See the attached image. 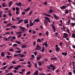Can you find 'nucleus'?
Listing matches in <instances>:
<instances>
[{
    "instance_id": "obj_32",
    "label": "nucleus",
    "mask_w": 75,
    "mask_h": 75,
    "mask_svg": "<svg viewBox=\"0 0 75 75\" xmlns=\"http://www.w3.org/2000/svg\"><path fill=\"white\" fill-rule=\"evenodd\" d=\"M71 24L72 25H71ZM75 23H71V24H70V25H72V26H75Z\"/></svg>"
},
{
    "instance_id": "obj_30",
    "label": "nucleus",
    "mask_w": 75,
    "mask_h": 75,
    "mask_svg": "<svg viewBox=\"0 0 75 75\" xmlns=\"http://www.w3.org/2000/svg\"><path fill=\"white\" fill-rule=\"evenodd\" d=\"M25 28L23 27H21V26H19V28H20L21 29V30H23Z\"/></svg>"
},
{
    "instance_id": "obj_54",
    "label": "nucleus",
    "mask_w": 75,
    "mask_h": 75,
    "mask_svg": "<svg viewBox=\"0 0 75 75\" xmlns=\"http://www.w3.org/2000/svg\"><path fill=\"white\" fill-rule=\"evenodd\" d=\"M17 68H21V67L20 65H18L16 66Z\"/></svg>"
},
{
    "instance_id": "obj_13",
    "label": "nucleus",
    "mask_w": 75,
    "mask_h": 75,
    "mask_svg": "<svg viewBox=\"0 0 75 75\" xmlns=\"http://www.w3.org/2000/svg\"><path fill=\"white\" fill-rule=\"evenodd\" d=\"M37 42H42L41 40H40V39H38L37 40Z\"/></svg>"
},
{
    "instance_id": "obj_47",
    "label": "nucleus",
    "mask_w": 75,
    "mask_h": 75,
    "mask_svg": "<svg viewBox=\"0 0 75 75\" xmlns=\"http://www.w3.org/2000/svg\"><path fill=\"white\" fill-rule=\"evenodd\" d=\"M63 35H65L66 36L67 35H68V34L66 33H64L63 34Z\"/></svg>"
},
{
    "instance_id": "obj_48",
    "label": "nucleus",
    "mask_w": 75,
    "mask_h": 75,
    "mask_svg": "<svg viewBox=\"0 0 75 75\" xmlns=\"http://www.w3.org/2000/svg\"><path fill=\"white\" fill-rule=\"evenodd\" d=\"M67 31L68 33H70V32L69 31V29L67 28Z\"/></svg>"
},
{
    "instance_id": "obj_26",
    "label": "nucleus",
    "mask_w": 75,
    "mask_h": 75,
    "mask_svg": "<svg viewBox=\"0 0 75 75\" xmlns=\"http://www.w3.org/2000/svg\"><path fill=\"white\" fill-rule=\"evenodd\" d=\"M68 35H66V36H65V35H63V38H68Z\"/></svg>"
},
{
    "instance_id": "obj_45",
    "label": "nucleus",
    "mask_w": 75,
    "mask_h": 75,
    "mask_svg": "<svg viewBox=\"0 0 75 75\" xmlns=\"http://www.w3.org/2000/svg\"><path fill=\"white\" fill-rule=\"evenodd\" d=\"M25 14V12H23L22 13V15H24Z\"/></svg>"
},
{
    "instance_id": "obj_40",
    "label": "nucleus",
    "mask_w": 75,
    "mask_h": 75,
    "mask_svg": "<svg viewBox=\"0 0 75 75\" xmlns=\"http://www.w3.org/2000/svg\"><path fill=\"white\" fill-rule=\"evenodd\" d=\"M21 34H20L19 35H18V36H17V37L18 38H20V37H21Z\"/></svg>"
},
{
    "instance_id": "obj_5",
    "label": "nucleus",
    "mask_w": 75,
    "mask_h": 75,
    "mask_svg": "<svg viewBox=\"0 0 75 75\" xmlns=\"http://www.w3.org/2000/svg\"><path fill=\"white\" fill-rule=\"evenodd\" d=\"M22 4H21V2H19L18 3L16 4V6H19V7H21V6Z\"/></svg>"
},
{
    "instance_id": "obj_18",
    "label": "nucleus",
    "mask_w": 75,
    "mask_h": 75,
    "mask_svg": "<svg viewBox=\"0 0 75 75\" xmlns=\"http://www.w3.org/2000/svg\"><path fill=\"white\" fill-rule=\"evenodd\" d=\"M72 37L74 38H75V34L73 33L72 34V35H71Z\"/></svg>"
},
{
    "instance_id": "obj_3",
    "label": "nucleus",
    "mask_w": 75,
    "mask_h": 75,
    "mask_svg": "<svg viewBox=\"0 0 75 75\" xmlns=\"http://www.w3.org/2000/svg\"><path fill=\"white\" fill-rule=\"evenodd\" d=\"M60 8L61 10H64L66 9V6H62L60 7Z\"/></svg>"
},
{
    "instance_id": "obj_39",
    "label": "nucleus",
    "mask_w": 75,
    "mask_h": 75,
    "mask_svg": "<svg viewBox=\"0 0 75 75\" xmlns=\"http://www.w3.org/2000/svg\"><path fill=\"white\" fill-rule=\"evenodd\" d=\"M9 16H12V14H11V13H8Z\"/></svg>"
},
{
    "instance_id": "obj_55",
    "label": "nucleus",
    "mask_w": 75,
    "mask_h": 75,
    "mask_svg": "<svg viewBox=\"0 0 75 75\" xmlns=\"http://www.w3.org/2000/svg\"><path fill=\"white\" fill-rule=\"evenodd\" d=\"M69 75H72V72H69Z\"/></svg>"
},
{
    "instance_id": "obj_20",
    "label": "nucleus",
    "mask_w": 75,
    "mask_h": 75,
    "mask_svg": "<svg viewBox=\"0 0 75 75\" xmlns=\"http://www.w3.org/2000/svg\"><path fill=\"white\" fill-rule=\"evenodd\" d=\"M53 16L56 19H57V18H58L57 16L55 14H53Z\"/></svg>"
},
{
    "instance_id": "obj_51",
    "label": "nucleus",
    "mask_w": 75,
    "mask_h": 75,
    "mask_svg": "<svg viewBox=\"0 0 75 75\" xmlns=\"http://www.w3.org/2000/svg\"><path fill=\"white\" fill-rule=\"evenodd\" d=\"M36 47H40V46L39 45V44H37V45Z\"/></svg>"
},
{
    "instance_id": "obj_62",
    "label": "nucleus",
    "mask_w": 75,
    "mask_h": 75,
    "mask_svg": "<svg viewBox=\"0 0 75 75\" xmlns=\"http://www.w3.org/2000/svg\"><path fill=\"white\" fill-rule=\"evenodd\" d=\"M24 57V56L23 54H22L20 57Z\"/></svg>"
},
{
    "instance_id": "obj_50",
    "label": "nucleus",
    "mask_w": 75,
    "mask_h": 75,
    "mask_svg": "<svg viewBox=\"0 0 75 75\" xmlns=\"http://www.w3.org/2000/svg\"><path fill=\"white\" fill-rule=\"evenodd\" d=\"M42 52L44 51V47H42Z\"/></svg>"
},
{
    "instance_id": "obj_36",
    "label": "nucleus",
    "mask_w": 75,
    "mask_h": 75,
    "mask_svg": "<svg viewBox=\"0 0 75 75\" xmlns=\"http://www.w3.org/2000/svg\"><path fill=\"white\" fill-rule=\"evenodd\" d=\"M12 62L13 64H17L16 62L14 61H13Z\"/></svg>"
},
{
    "instance_id": "obj_17",
    "label": "nucleus",
    "mask_w": 75,
    "mask_h": 75,
    "mask_svg": "<svg viewBox=\"0 0 75 75\" xmlns=\"http://www.w3.org/2000/svg\"><path fill=\"white\" fill-rule=\"evenodd\" d=\"M30 10V8H28L27 9H26L25 10V12H26V11H29Z\"/></svg>"
},
{
    "instance_id": "obj_63",
    "label": "nucleus",
    "mask_w": 75,
    "mask_h": 75,
    "mask_svg": "<svg viewBox=\"0 0 75 75\" xmlns=\"http://www.w3.org/2000/svg\"><path fill=\"white\" fill-rule=\"evenodd\" d=\"M8 5H9V7H11V4L9 3L8 4Z\"/></svg>"
},
{
    "instance_id": "obj_34",
    "label": "nucleus",
    "mask_w": 75,
    "mask_h": 75,
    "mask_svg": "<svg viewBox=\"0 0 75 75\" xmlns=\"http://www.w3.org/2000/svg\"><path fill=\"white\" fill-rule=\"evenodd\" d=\"M16 43H17V44H20V43H21V42H20V41H16Z\"/></svg>"
},
{
    "instance_id": "obj_46",
    "label": "nucleus",
    "mask_w": 75,
    "mask_h": 75,
    "mask_svg": "<svg viewBox=\"0 0 75 75\" xmlns=\"http://www.w3.org/2000/svg\"><path fill=\"white\" fill-rule=\"evenodd\" d=\"M37 64H35V68H37Z\"/></svg>"
},
{
    "instance_id": "obj_6",
    "label": "nucleus",
    "mask_w": 75,
    "mask_h": 75,
    "mask_svg": "<svg viewBox=\"0 0 75 75\" xmlns=\"http://www.w3.org/2000/svg\"><path fill=\"white\" fill-rule=\"evenodd\" d=\"M60 50V49L59 47H56L55 48L56 51H57V52H59Z\"/></svg>"
},
{
    "instance_id": "obj_28",
    "label": "nucleus",
    "mask_w": 75,
    "mask_h": 75,
    "mask_svg": "<svg viewBox=\"0 0 75 75\" xmlns=\"http://www.w3.org/2000/svg\"><path fill=\"white\" fill-rule=\"evenodd\" d=\"M47 21H49V23H51L50 18H48V17H47Z\"/></svg>"
},
{
    "instance_id": "obj_25",
    "label": "nucleus",
    "mask_w": 75,
    "mask_h": 75,
    "mask_svg": "<svg viewBox=\"0 0 75 75\" xmlns=\"http://www.w3.org/2000/svg\"><path fill=\"white\" fill-rule=\"evenodd\" d=\"M16 9L17 11H19V8L16 7Z\"/></svg>"
},
{
    "instance_id": "obj_44",
    "label": "nucleus",
    "mask_w": 75,
    "mask_h": 75,
    "mask_svg": "<svg viewBox=\"0 0 75 75\" xmlns=\"http://www.w3.org/2000/svg\"><path fill=\"white\" fill-rule=\"evenodd\" d=\"M15 69H16V70H18L19 69L18 68V67H15Z\"/></svg>"
},
{
    "instance_id": "obj_16",
    "label": "nucleus",
    "mask_w": 75,
    "mask_h": 75,
    "mask_svg": "<svg viewBox=\"0 0 75 75\" xmlns=\"http://www.w3.org/2000/svg\"><path fill=\"white\" fill-rule=\"evenodd\" d=\"M23 20L21 19V20H20V21L18 22V23L20 24V23H21V22H23Z\"/></svg>"
},
{
    "instance_id": "obj_21",
    "label": "nucleus",
    "mask_w": 75,
    "mask_h": 75,
    "mask_svg": "<svg viewBox=\"0 0 75 75\" xmlns=\"http://www.w3.org/2000/svg\"><path fill=\"white\" fill-rule=\"evenodd\" d=\"M30 73L31 72H30V71H28V72L26 73V75H30Z\"/></svg>"
},
{
    "instance_id": "obj_57",
    "label": "nucleus",
    "mask_w": 75,
    "mask_h": 75,
    "mask_svg": "<svg viewBox=\"0 0 75 75\" xmlns=\"http://www.w3.org/2000/svg\"><path fill=\"white\" fill-rule=\"evenodd\" d=\"M44 3V4H45V5H47V1L45 2Z\"/></svg>"
},
{
    "instance_id": "obj_8",
    "label": "nucleus",
    "mask_w": 75,
    "mask_h": 75,
    "mask_svg": "<svg viewBox=\"0 0 75 75\" xmlns=\"http://www.w3.org/2000/svg\"><path fill=\"white\" fill-rule=\"evenodd\" d=\"M67 52H65V53L64 52H63L62 53V55H64V56H67Z\"/></svg>"
},
{
    "instance_id": "obj_56",
    "label": "nucleus",
    "mask_w": 75,
    "mask_h": 75,
    "mask_svg": "<svg viewBox=\"0 0 75 75\" xmlns=\"http://www.w3.org/2000/svg\"><path fill=\"white\" fill-rule=\"evenodd\" d=\"M20 61H24V59H22L19 60Z\"/></svg>"
},
{
    "instance_id": "obj_64",
    "label": "nucleus",
    "mask_w": 75,
    "mask_h": 75,
    "mask_svg": "<svg viewBox=\"0 0 75 75\" xmlns=\"http://www.w3.org/2000/svg\"><path fill=\"white\" fill-rule=\"evenodd\" d=\"M22 47H26V45H23V46H22Z\"/></svg>"
},
{
    "instance_id": "obj_49",
    "label": "nucleus",
    "mask_w": 75,
    "mask_h": 75,
    "mask_svg": "<svg viewBox=\"0 0 75 75\" xmlns=\"http://www.w3.org/2000/svg\"><path fill=\"white\" fill-rule=\"evenodd\" d=\"M71 21V19H70L68 21V24L70 23V21Z\"/></svg>"
},
{
    "instance_id": "obj_42",
    "label": "nucleus",
    "mask_w": 75,
    "mask_h": 75,
    "mask_svg": "<svg viewBox=\"0 0 75 75\" xmlns=\"http://www.w3.org/2000/svg\"><path fill=\"white\" fill-rule=\"evenodd\" d=\"M12 38L13 40H16V37L15 36H13L12 37Z\"/></svg>"
},
{
    "instance_id": "obj_9",
    "label": "nucleus",
    "mask_w": 75,
    "mask_h": 75,
    "mask_svg": "<svg viewBox=\"0 0 75 75\" xmlns=\"http://www.w3.org/2000/svg\"><path fill=\"white\" fill-rule=\"evenodd\" d=\"M4 54H5L4 53V52H2L1 53V55L2 57H5V56H4Z\"/></svg>"
},
{
    "instance_id": "obj_14",
    "label": "nucleus",
    "mask_w": 75,
    "mask_h": 75,
    "mask_svg": "<svg viewBox=\"0 0 75 75\" xmlns=\"http://www.w3.org/2000/svg\"><path fill=\"white\" fill-rule=\"evenodd\" d=\"M41 48V47H37L35 48V50H40Z\"/></svg>"
},
{
    "instance_id": "obj_27",
    "label": "nucleus",
    "mask_w": 75,
    "mask_h": 75,
    "mask_svg": "<svg viewBox=\"0 0 75 75\" xmlns=\"http://www.w3.org/2000/svg\"><path fill=\"white\" fill-rule=\"evenodd\" d=\"M49 12H50V13H52V12H54V11H53L52 9H50L49 11Z\"/></svg>"
},
{
    "instance_id": "obj_1",
    "label": "nucleus",
    "mask_w": 75,
    "mask_h": 75,
    "mask_svg": "<svg viewBox=\"0 0 75 75\" xmlns=\"http://www.w3.org/2000/svg\"><path fill=\"white\" fill-rule=\"evenodd\" d=\"M50 67H48L47 69H49L50 70H51V69H52V70L53 71H55V66H53L52 64H51L50 65ZM51 68H52V69H51V68Z\"/></svg>"
},
{
    "instance_id": "obj_10",
    "label": "nucleus",
    "mask_w": 75,
    "mask_h": 75,
    "mask_svg": "<svg viewBox=\"0 0 75 75\" xmlns=\"http://www.w3.org/2000/svg\"><path fill=\"white\" fill-rule=\"evenodd\" d=\"M25 24H28V20H24Z\"/></svg>"
},
{
    "instance_id": "obj_38",
    "label": "nucleus",
    "mask_w": 75,
    "mask_h": 75,
    "mask_svg": "<svg viewBox=\"0 0 75 75\" xmlns=\"http://www.w3.org/2000/svg\"><path fill=\"white\" fill-rule=\"evenodd\" d=\"M11 27L12 28H16V26H11Z\"/></svg>"
},
{
    "instance_id": "obj_58",
    "label": "nucleus",
    "mask_w": 75,
    "mask_h": 75,
    "mask_svg": "<svg viewBox=\"0 0 75 75\" xmlns=\"http://www.w3.org/2000/svg\"><path fill=\"white\" fill-rule=\"evenodd\" d=\"M25 71V69H22V72H23V73H24V71Z\"/></svg>"
},
{
    "instance_id": "obj_37",
    "label": "nucleus",
    "mask_w": 75,
    "mask_h": 75,
    "mask_svg": "<svg viewBox=\"0 0 75 75\" xmlns=\"http://www.w3.org/2000/svg\"><path fill=\"white\" fill-rule=\"evenodd\" d=\"M34 25V23H31V24H29V26L30 27H32L33 25Z\"/></svg>"
},
{
    "instance_id": "obj_23",
    "label": "nucleus",
    "mask_w": 75,
    "mask_h": 75,
    "mask_svg": "<svg viewBox=\"0 0 75 75\" xmlns=\"http://www.w3.org/2000/svg\"><path fill=\"white\" fill-rule=\"evenodd\" d=\"M16 53H21V50H18L16 51Z\"/></svg>"
},
{
    "instance_id": "obj_24",
    "label": "nucleus",
    "mask_w": 75,
    "mask_h": 75,
    "mask_svg": "<svg viewBox=\"0 0 75 75\" xmlns=\"http://www.w3.org/2000/svg\"><path fill=\"white\" fill-rule=\"evenodd\" d=\"M32 12L33 11H31L30 13H29L28 16H31V15L32 14H33V13H32Z\"/></svg>"
},
{
    "instance_id": "obj_35",
    "label": "nucleus",
    "mask_w": 75,
    "mask_h": 75,
    "mask_svg": "<svg viewBox=\"0 0 75 75\" xmlns=\"http://www.w3.org/2000/svg\"><path fill=\"white\" fill-rule=\"evenodd\" d=\"M37 61H39V60H40V57H38L37 58Z\"/></svg>"
},
{
    "instance_id": "obj_41",
    "label": "nucleus",
    "mask_w": 75,
    "mask_h": 75,
    "mask_svg": "<svg viewBox=\"0 0 75 75\" xmlns=\"http://www.w3.org/2000/svg\"><path fill=\"white\" fill-rule=\"evenodd\" d=\"M59 72V69H58L57 70H56L55 72L56 73H57V72Z\"/></svg>"
},
{
    "instance_id": "obj_43",
    "label": "nucleus",
    "mask_w": 75,
    "mask_h": 75,
    "mask_svg": "<svg viewBox=\"0 0 75 75\" xmlns=\"http://www.w3.org/2000/svg\"><path fill=\"white\" fill-rule=\"evenodd\" d=\"M14 51L13 49H11L9 50V51Z\"/></svg>"
},
{
    "instance_id": "obj_22",
    "label": "nucleus",
    "mask_w": 75,
    "mask_h": 75,
    "mask_svg": "<svg viewBox=\"0 0 75 75\" xmlns=\"http://www.w3.org/2000/svg\"><path fill=\"white\" fill-rule=\"evenodd\" d=\"M7 67H8V65H7L5 66L4 67H3V70L4 69H6V68H7Z\"/></svg>"
},
{
    "instance_id": "obj_12",
    "label": "nucleus",
    "mask_w": 75,
    "mask_h": 75,
    "mask_svg": "<svg viewBox=\"0 0 75 75\" xmlns=\"http://www.w3.org/2000/svg\"><path fill=\"white\" fill-rule=\"evenodd\" d=\"M34 21H35V22H37V23H38L40 21V19H35L34 20Z\"/></svg>"
},
{
    "instance_id": "obj_31",
    "label": "nucleus",
    "mask_w": 75,
    "mask_h": 75,
    "mask_svg": "<svg viewBox=\"0 0 75 75\" xmlns=\"http://www.w3.org/2000/svg\"><path fill=\"white\" fill-rule=\"evenodd\" d=\"M18 45L17 44H14V45H13V47H17Z\"/></svg>"
},
{
    "instance_id": "obj_33",
    "label": "nucleus",
    "mask_w": 75,
    "mask_h": 75,
    "mask_svg": "<svg viewBox=\"0 0 75 75\" xmlns=\"http://www.w3.org/2000/svg\"><path fill=\"white\" fill-rule=\"evenodd\" d=\"M6 58H7V59H10V56L9 55H7L6 56Z\"/></svg>"
},
{
    "instance_id": "obj_4",
    "label": "nucleus",
    "mask_w": 75,
    "mask_h": 75,
    "mask_svg": "<svg viewBox=\"0 0 75 75\" xmlns=\"http://www.w3.org/2000/svg\"><path fill=\"white\" fill-rule=\"evenodd\" d=\"M42 45L43 47H44V45H45L46 46V47H47V41L46 42H45L44 43H43Z\"/></svg>"
},
{
    "instance_id": "obj_52",
    "label": "nucleus",
    "mask_w": 75,
    "mask_h": 75,
    "mask_svg": "<svg viewBox=\"0 0 75 75\" xmlns=\"http://www.w3.org/2000/svg\"><path fill=\"white\" fill-rule=\"evenodd\" d=\"M2 14H3V11H0V15H2Z\"/></svg>"
},
{
    "instance_id": "obj_11",
    "label": "nucleus",
    "mask_w": 75,
    "mask_h": 75,
    "mask_svg": "<svg viewBox=\"0 0 75 75\" xmlns=\"http://www.w3.org/2000/svg\"><path fill=\"white\" fill-rule=\"evenodd\" d=\"M57 58L55 57V58H51V60H57Z\"/></svg>"
},
{
    "instance_id": "obj_2",
    "label": "nucleus",
    "mask_w": 75,
    "mask_h": 75,
    "mask_svg": "<svg viewBox=\"0 0 75 75\" xmlns=\"http://www.w3.org/2000/svg\"><path fill=\"white\" fill-rule=\"evenodd\" d=\"M45 19L44 20V23H45V25L47 26V17L45 18Z\"/></svg>"
},
{
    "instance_id": "obj_29",
    "label": "nucleus",
    "mask_w": 75,
    "mask_h": 75,
    "mask_svg": "<svg viewBox=\"0 0 75 75\" xmlns=\"http://www.w3.org/2000/svg\"><path fill=\"white\" fill-rule=\"evenodd\" d=\"M69 12V11H68V10H66L65 12V13H66V14H68Z\"/></svg>"
},
{
    "instance_id": "obj_59",
    "label": "nucleus",
    "mask_w": 75,
    "mask_h": 75,
    "mask_svg": "<svg viewBox=\"0 0 75 75\" xmlns=\"http://www.w3.org/2000/svg\"><path fill=\"white\" fill-rule=\"evenodd\" d=\"M34 54H35V56H36L37 54V52H34Z\"/></svg>"
},
{
    "instance_id": "obj_60",
    "label": "nucleus",
    "mask_w": 75,
    "mask_h": 75,
    "mask_svg": "<svg viewBox=\"0 0 75 75\" xmlns=\"http://www.w3.org/2000/svg\"><path fill=\"white\" fill-rule=\"evenodd\" d=\"M33 34H34L36 33V31H35V30H33Z\"/></svg>"
},
{
    "instance_id": "obj_53",
    "label": "nucleus",
    "mask_w": 75,
    "mask_h": 75,
    "mask_svg": "<svg viewBox=\"0 0 75 75\" xmlns=\"http://www.w3.org/2000/svg\"><path fill=\"white\" fill-rule=\"evenodd\" d=\"M7 54H8V55H11V54H10V52H7Z\"/></svg>"
},
{
    "instance_id": "obj_19",
    "label": "nucleus",
    "mask_w": 75,
    "mask_h": 75,
    "mask_svg": "<svg viewBox=\"0 0 75 75\" xmlns=\"http://www.w3.org/2000/svg\"><path fill=\"white\" fill-rule=\"evenodd\" d=\"M52 28L53 30H54V32H55V26H52Z\"/></svg>"
},
{
    "instance_id": "obj_15",
    "label": "nucleus",
    "mask_w": 75,
    "mask_h": 75,
    "mask_svg": "<svg viewBox=\"0 0 75 75\" xmlns=\"http://www.w3.org/2000/svg\"><path fill=\"white\" fill-rule=\"evenodd\" d=\"M38 64L39 66H41V65H42V64H41V62L39 61L38 62Z\"/></svg>"
},
{
    "instance_id": "obj_61",
    "label": "nucleus",
    "mask_w": 75,
    "mask_h": 75,
    "mask_svg": "<svg viewBox=\"0 0 75 75\" xmlns=\"http://www.w3.org/2000/svg\"><path fill=\"white\" fill-rule=\"evenodd\" d=\"M13 10L14 11H15L16 10V9L15 8V7H13L12 8Z\"/></svg>"
},
{
    "instance_id": "obj_7",
    "label": "nucleus",
    "mask_w": 75,
    "mask_h": 75,
    "mask_svg": "<svg viewBox=\"0 0 75 75\" xmlns=\"http://www.w3.org/2000/svg\"><path fill=\"white\" fill-rule=\"evenodd\" d=\"M33 75H38V71L36 70L34 73Z\"/></svg>"
}]
</instances>
